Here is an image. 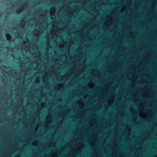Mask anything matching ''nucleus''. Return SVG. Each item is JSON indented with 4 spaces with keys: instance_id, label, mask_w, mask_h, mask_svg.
<instances>
[{
    "instance_id": "nucleus-1",
    "label": "nucleus",
    "mask_w": 157,
    "mask_h": 157,
    "mask_svg": "<svg viewBox=\"0 0 157 157\" xmlns=\"http://www.w3.org/2000/svg\"><path fill=\"white\" fill-rule=\"evenodd\" d=\"M6 36L7 40L8 41L12 39V37L10 34L9 33L6 34Z\"/></svg>"
},
{
    "instance_id": "nucleus-2",
    "label": "nucleus",
    "mask_w": 157,
    "mask_h": 157,
    "mask_svg": "<svg viewBox=\"0 0 157 157\" xmlns=\"http://www.w3.org/2000/svg\"><path fill=\"white\" fill-rule=\"evenodd\" d=\"M17 13H18V10H17Z\"/></svg>"
}]
</instances>
